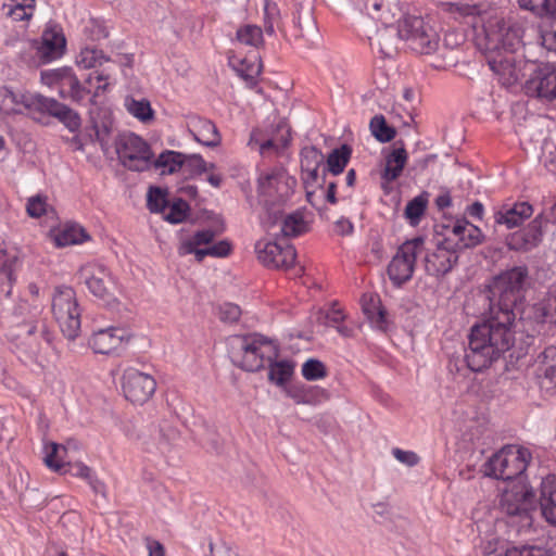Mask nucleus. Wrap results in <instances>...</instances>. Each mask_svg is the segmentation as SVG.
Instances as JSON below:
<instances>
[{
  "label": "nucleus",
  "mask_w": 556,
  "mask_h": 556,
  "mask_svg": "<svg viewBox=\"0 0 556 556\" xmlns=\"http://www.w3.org/2000/svg\"><path fill=\"white\" fill-rule=\"evenodd\" d=\"M446 242L447 240L441 242L433 252L426 254L425 269L428 275L443 277L457 264L458 254L455 250L446 247Z\"/></svg>",
  "instance_id": "18"
},
{
  "label": "nucleus",
  "mask_w": 556,
  "mask_h": 556,
  "mask_svg": "<svg viewBox=\"0 0 556 556\" xmlns=\"http://www.w3.org/2000/svg\"><path fill=\"white\" fill-rule=\"evenodd\" d=\"M425 251V238L415 237L403 242L388 265V276L394 287H402L414 275L417 256Z\"/></svg>",
  "instance_id": "11"
},
{
  "label": "nucleus",
  "mask_w": 556,
  "mask_h": 556,
  "mask_svg": "<svg viewBox=\"0 0 556 556\" xmlns=\"http://www.w3.org/2000/svg\"><path fill=\"white\" fill-rule=\"evenodd\" d=\"M169 204L166 188L151 186L147 193V207L151 213L163 214Z\"/></svg>",
  "instance_id": "42"
},
{
  "label": "nucleus",
  "mask_w": 556,
  "mask_h": 556,
  "mask_svg": "<svg viewBox=\"0 0 556 556\" xmlns=\"http://www.w3.org/2000/svg\"><path fill=\"white\" fill-rule=\"evenodd\" d=\"M54 87L58 88L59 94L62 98H71L75 102H80L84 100L85 94L90 92L80 84L73 71Z\"/></svg>",
  "instance_id": "36"
},
{
  "label": "nucleus",
  "mask_w": 556,
  "mask_h": 556,
  "mask_svg": "<svg viewBox=\"0 0 556 556\" xmlns=\"http://www.w3.org/2000/svg\"><path fill=\"white\" fill-rule=\"evenodd\" d=\"M402 41L419 54H431L439 48V36L434 29L427 25L422 17L405 14L395 26Z\"/></svg>",
  "instance_id": "7"
},
{
  "label": "nucleus",
  "mask_w": 556,
  "mask_h": 556,
  "mask_svg": "<svg viewBox=\"0 0 556 556\" xmlns=\"http://www.w3.org/2000/svg\"><path fill=\"white\" fill-rule=\"evenodd\" d=\"M543 236L544 227L534 217L527 227L508 235L506 245L511 251L527 253L541 244Z\"/></svg>",
  "instance_id": "17"
},
{
  "label": "nucleus",
  "mask_w": 556,
  "mask_h": 556,
  "mask_svg": "<svg viewBox=\"0 0 556 556\" xmlns=\"http://www.w3.org/2000/svg\"><path fill=\"white\" fill-rule=\"evenodd\" d=\"M125 105L128 113L138 118L142 123L150 122L154 117V112L151 108V104L146 99H126Z\"/></svg>",
  "instance_id": "45"
},
{
  "label": "nucleus",
  "mask_w": 556,
  "mask_h": 556,
  "mask_svg": "<svg viewBox=\"0 0 556 556\" xmlns=\"http://www.w3.org/2000/svg\"><path fill=\"white\" fill-rule=\"evenodd\" d=\"M115 152L121 164L134 172H143L151 167L154 154L141 137L134 132L119 134L115 140Z\"/></svg>",
  "instance_id": "10"
},
{
  "label": "nucleus",
  "mask_w": 556,
  "mask_h": 556,
  "mask_svg": "<svg viewBox=\"0 0 556 556\" xmlns=\"http://www.w3.org/2000/svg\"><path fill=\"white\" fill-rule=\"evenodd\" d=\"M522 11L535 17H547L556 14V0H516Z\"/></svg>",
  "instance_id": "39"
},
{
  "label": "nucleus",
  "mask_w": 556,
  "mask_h": 556,
  "mask_svg": "<svg viewBox=\"0 0 556 556\" xmlns=\"http://www.w3.org/2000/svg\"><path fill=\"white\" fill-rule=\"evenodd\" d=\"M296 180L281 168L261 174L257 179L258 202L275 224L282 216V205L292 195Z\"/></svg>",
  "instance_id": "4"
},
{
  "label": "nucleus",
  "mask_w": 556,
  "mask_h": 556,
  "mask_svg": "<svg viewBox=\"0 0 556 556\" xmlns=\"http://www.w3.org/2000/svg\"><path fill=\"white\" fill-rule=\"evenodd\" d=\"M540 41L547 51L556 53V17L540 26Z\"/></svg>",
  "instance_id": "52"
},
{
  "label": "nucleus",
  "mask_w": 556,
  "mask_h": 556,
  "mask_svg": "<svg viewBox=\"0 0 556 556\" xmlns=\"http://www.w3.org/2000/svg\"><path fill=\"white\" fill-rule=\"evenodd\" d=\"M108 80L109 75L94 71L88 75V77L85 79V83L89 86H92L93 81H97L98 86L96 87L94 96H98L100 92L106 91L109 87Z\"/></svg>",
  "instance_id": "61"
},
{
  "label": "nucleus",
  "mask_w": 556,
  "mask_h": 556,
  "mask_svg": "<svg viewBox=\"0 0 556 556\" xmlns=\"http://www.w3.org/2000/svg\"><path fill=\"white\" fill-rule=\"evenodd\" d=\"M241 316V308L233 303H225L219 308V318L223 321L236 323Z\"/></svg>",
  "instance_id": "60"
},
{
  "label": "nucleus",
  "mask_w": 556,
  "mask_h": 556,
  "mask_svg": "<svg viewBox=\"0 0 556 556\" xmlns=\"http://www.w3.org/2000/svg\"><path fill=\"white\" fill-rule=\"evenodd\" d=\"M536 506V492L521 480L513 482L505 489L500 500L501 510L508 517L519 518L521 522L531 519L530 513Z\"/></svg>",
  "instance_id": "12"
},
{
  "label": "nucleus",
  "mask_w": 556,
  "mask_h": 556,
  "mask_svg": "<svg viewBox=\"0 0 556 556\" xmlns=\"http://www.w3.org/2000/svg\"><path fill=\"white\" fill-rule=\"evenodd\" d=\"M392 455L397 459L400 463L408 466L414 467L418 465L420 457L413 451H404L399 447H395L392 450Z\"/></svg>",
  "instance_id": "62"
},
{
  "label": "nucleus",
  "mask_w": 556,
  "mask_h": 556,
  "mask_svg": "<svg viewBox=\"0 0 556 556\" xmlns=\"http://www.w3.org/2000/svg\"><path fill=\"white\" fill-rule=\"evenodd\" d=\"M231 363L245 371H260L268 361L279 356V348L268 338L258 334L231 336L227 341Z\"/></svg>",
  "instance_id": "3"
},
{
  "label": "nucleus",
  "mask_w": 556,
  "mask_h": 556,
  "mask_svg": "<svg viewBox=\"0 0 556 556\" xmlns=\"http://www.w3.org/2000/svg\"><path fill=\"white\" fill-rule=\"evenodd\" d=\"M106 61H109V58L101 50L93 48L83 49L77 58V64L84 68H92L102 65Z\"/></svg>",
  "instance_id": "50"
},
{
  "label": "nucleus",
  "mask_w": 556,
  "mask_h": 556,
  "mask_svg": "<svg viewBox=\"0 0 556 556\" xmlns=\"http://www.w3.org/2000/svg\"><path fill=\"white\" fill-rule=\"evenodd\" d=\"M384 26L379 28L375 38H370V46L377 48L383 58H393L402 41L396 27L383 21Z\"/></svg>",
  "instance_id": "28"
},
{
  "label": "nucleus",
  "mask_w": 556,
  "mask_h": 556,
  "mask_svg": "<svg viewBox=\"0 0 556 556\" xmlns=\"http://www.w3.org/2000/svg\"><path fill=\"white\" fill-rule=\"evenodd\" d=\"M528 339V348L534 345L536 337H549L556 333V292H548L547 295L523 311Z\"/></svg>",
  "instance_id": "5"
},
{
  "label": "nucleus",
  "mask_w": 556,
  "mask_h": 556,
  "mask_svg": "<svg viewBox=\"0 0 556 556\" xmlns=\"http://www.w3.org/2000/svg\"><path fill=\"white\" fill-rule=\"evenodd\" d=\"M238 75L244 79L248 84L254 85L256 83V77L261 73V67L255 64H247L245 61H242L240 66L236 68Z\"/></svg>",
  "instance_id": "59"
},
{
  "label": "nucleus",
  "mask_w": 556,
  "mask_h": 556,
  "mask_svg": "<svg viewBox=\"0 0 556 556\" xmlns=\"http://www.w3.org/2000/svg\"><path fill=\"white\" fill-rule=\"evenodd\" d=\"M484 39L481 46L483 51L511 53L519 48L523 36V28L517 23L496 22L495 25L483 27Z\"/></svg>",
  "instance_id": "13"
},
{
  "label": "nucleus",
  "mask_w": 556,
  "mask_h": 556,
  "mask_svg": "<svg viewBox=\"0 0 556 556\" xmlns=\"http://www.w3.org/2000/svg\"><path fill=\"white\" fill-rule=\"evenodd\" d=\"M92 129L96 140L100 143L103 152L106 153L113 143L111 140L114 129L113 119L109 115H103L99 119H92Z\"/></svg>",
  "instance_id": "38"
},
{
  "label": "nucleus",
  "mask_w": 556,
  "mask_h": 556,
  "mask_svg": "<svg viewBox=\"0 0 556 556\" xmlns=\"http://www.w3.org/2000/svg\"><path fill=\"white\" fill-rule=\"evenodd\" d=\"M539 363L545 366V368H556V346H546L539 355Z\"/></svg>",
  "instance_id": "63"
},
{
  "label": "nucleus",
  "mask_w": 556,
  "mask_h": 556,
  "mask_svg": "<svg viewBox=\"0 0 556 556\" xmlns=\"http://www.w3.org/2000/svg\"><path fill=\"white\" fill-rule=\"evenodd\" d=\"M307 230L308 225L300 211H295L282 219L280 231L285 238H295L307 232Z\"/></svg>",
  "instance_id": "40"
},
{
  "label": "nucleus",
  "mask_w": 556,
  "mask_h": 556,
  "mask_svg": "<svg viewBox=\"0 0 556 556\" xmlns=\"http://www.w3.org/2000/svg\"><path fill=\"white\" fill-rule=\"evenodd\" d=\"M371 135L381 143L392 141L396 136V129L388 125L382 114L375 115L369 123Z\"/></svg>",
  "instance_id": "43"
},
{
  "label": "nucleus",
  "mask_w": 556,
  "mask_h": 556,
  "mask_svg": "<svg viewBox=\"0 0 556 556\" xmlns=\"http://www.w3.org/2000/svg\"><path fill=\"white\" fill-rule=\"evenodd\" d=\"M525 92L534 98L553 101L556 99V65L541 63L536 65L525 83Z\"/></svg>",
  "instance_id": "14"
},
{
  "label": "nucleus",
  "mask_w": 556,
  "mask_h": 556,
  "mask_svg": "<svg viewBox=\"0 0 556 556\" xmlns=\"http://www.w3.org/2000/svg\"><path fill=\"white\" fill-rule=\"evenodd\" d=\"M485 61L490 70L496 74L502 84L511 86L519 80V70L511 53L484 51Z\"/></svg>",
  "instance_id": "21"
},
{
  "label": "nucleus",
  "mask_w": 556,
  "mask_h": 556,
  "mask_svg": "<svg viewBox=\"0 0 556 556\" xmlns=\"http://www.w3.org/2000/svg\"><path fill=\"white\" fill-rule=\"evenodd\" d=\"M539 222H541L542 226L545 228L547 224L556 223V199L546 206L539 215L535 216Z\"/></svg>",
  "instance_id": "64"
},
{
  "label": "nucleus",
  "mask_w": 556,
  "mask_h": 556,
  "mask_svg": "<svg viewBox=\"0 0 556 556\" xmlns=\"http://www.w3.org/2000/svg\"><path fill=\"white\" fill-rule=\"evenodd\" d=\"M454 12L463 17H482L489 12V5L483 2L479 3H456Z\"/></svg>",
  "instance_id": "54"
},
{
  "label": "nucleus",
  "mask_w": 556,
  "mask_h": 556,
  "mask_svg": "<svg viewBox=\"0 0 556 556\" xmlns=\"http://www.w3.org/2000/svg\"><path fill=\"white\" fill-rule=\"evenodd\" d=\"M258 261L266 267L286 268L293 266L296 251L292 244L279 241L258 240L255 243Z\"/></svg>",
  "instance_id": "15"
},
{
  "label": "nucleus",
  "mask_w": 556,
  "mask_h": 556,
  "mask_svg": "<svg viewBox=\"0 0 556 556\" xmlns=\"http://www.w3.org/2000/svg\"><path fill=\"white\" fill-rule=\"evenodd\" d=\"M532 214L533 207L528 202L503 204L494 213V223L495 225L505 226L507 229H513L521 226Z\"/></svg>",
  "instance_id": "24"
},
{
  "label": "nucleus",
  "mask_w": 556,
  "mask_h": 556,
  "mask_svg": "<svg viewBox=\"0 0 556 556\" xmlns=\"http://www.w3.org/2000/svg\"><path fill=\"white\" fill-rule=\"evenodd\" d=\"M184 162L185 153L165 150L154 161L151 160V166L162 168L161 174H175L184 167Z\"/></svg>",
  "instance_id": "34"
},
{
  "label": "nucleus",
  "mask_w": 556,
  "mask_h": 556,
  "mask_svg": "<svg viewBox=\"0 0 556 556\" xmlns=\"http://www.w3.org/2000/svg\"><path fill=\"white\" fill-rule=\"evenodd\" d=\"M190 213V205L181 198L169 201L163 218L170 224H180L187 219Z\"/></svg>",
  "instance_id": "44"
},
{
  "label": "nucleus",
  "mask_w": 556,
  "mask_h": 556,
  "mask_svg": "<svg viewBox=\"0 0 556 556\" xmlns=\"http://www.w3.org/2000/svg\"><path fill=\"white\" fill-rule=\"evenodd\" d=\"M231 252V244L227 240H220L219 242L201 249L197 253V262H202L206 256L225 257Z\"/></svg>",
  "instance_id": "56"
},
{
  "label": "nucleus",
  "mask_w": 556,
  "mask_h": 556,
  "mask_svg": "<svg viewBox=\"0 0 556 556\" xmlns=\"http://www.w3.org/2000/svg\"><path fill=\"white\" fill-rule=\"evenodd\" d=\"M79 277L89 292L104 305L113 307L118 303L117 281L110 269L98 263L81 266Z\"/></svg>",
  "instance_id": "9"
},
{
  "label": "nucleus",
  "mask_w": 556,
  "mask_h": 556,
  "mask_svg": "<svg viewBox=\"0 0 556 556\" xmlns=\"http://www.w3.org/2000/svg\"><path fill=\"white\" fill-rule=\"evenodd\" d=\"M287 396L292 399L296 404H313L318 395H325L326 391L318 387L296 383L287 386L285 389Z\"/></svg>",
  "instance_id": "35"
},
{
  "label": "nucleus",
  "mask_w": 556,
  "mask_h": 556,
  "mask_svg": "<svg viewBox=\"0 0 556 556\" xmlns=\"http://www.w3.org/2000/svg\"><path fill=\"white\" fill-rule=\"evenodd\" d=\"M189 130L194 140L205 147L215 148L220 144V134L216 125L207 118L199 115L190 117Z\"/></svg>",
  "instance_id": "26"
},
{
  "label": "nucleus",
  "mask_w": 556,
  "mask_h": 556,
  "mask_svg": "<svg viewBox=\"0 0 556 556\" xmlns=\"http://www.w3.org/2000/svg\"><path fill=\"white\" fill-rule=\"evenodd\" d=\"M23 260L17 250H7L0 242V289L10 296L17 273L22 269Z\"/></svg>",
  "instance_id": "19"
},
{
  "label": "nucleus",
  "mask_w": 556,
  "mask_h": 556,
  "mask_svg": "<svg viewBox=\"0 0 556 556\" xmlns=\"http://www.w3.org/2000/svg\"><path fill=\"white\" fill-rule=\"evenodd\" d=\"M52 313L62 333L75 340L80 332V315L76 292L72 287L59 286L52 296Z\"/></svg>",
  "instance_id": "6"
},
{
  "label": "nucleus",
  "mask_w": 556,
  "mask_h": 556,
  "mask_svg": "<svg viewBox=\"0 0 556 556\" xmlns=\"http://www.w3.org/2000/svg\"><path fill=\"white\" fill-rule=\"evenodd\" d=\"M18 328L17 337H34L36 332L40 333V337L48 343L51 342V333L48 330L45 321L42 320H24L16 324Z\"/></svg>",
  "instance_id": "47"
},
{
  "label": "nucleus",
  "mask_w": 556,
  "mask_h": 556,
  "mask_svg": "<svg viewBox=\"0 0 556 556\" xmlns=\"http://www.w3.org/2000/svg\"><path fill=\"white\" fill-rule=\"evenodd\" d=\"M182 168L193 178L207 172V162L200 154H185Z\"/></svg>",
  "instance_id": "53"
},
{
  "label": "nucleus",
  "mask_w": 556,
  "mask_h": 556,
  "mask_svg": "<svg viewBox=\"0 0 556 556\" xmlns=\"http://www.w3.org/2000/svg\"><path fill=\"white\" fill-rule=\"evenodd\" d=\"M362 309L369 323L377 329H388L387 311L377 294H364L361 300Z\"/></svg>",
  "instance_id": "29"
},
{
  "label": "nucleus",
  "mask_w": 556,
  "mask_h": 556,
  "mask_svg": "<svg viewBox=\"0 0 556 556\" xmlns=\"http://www.w3.org/2000/svg\"><path fill=\"white\" fill-rule=\"evenodd\" d=\"M428 197V192L424 191L406 204L404 216L412 226H417L420 223V219L427 210Z\"/></svg>",
  "instance_id": "41"
},
{
  "label": "nucleus",
  "mask_w": 556,
  "mask_h": 556,
  "mask_svg": "<svg viewBox=\"0 0 556 556\" xmlns=\"http://www.w3.org/2000/svg\"><path fill=\"white\" fill-rule=\"evenodd\" d=\"M125 338V329L109 327L93 332L88 344L94 353L111 354L123 345Z\"/></svg>",
  "instance_id": "25"
},
{
  "label": "nucleus",
  "mask_w": 556,
  "mask_h": 556,
  "mask_svg": "<svg viewBox=\"0 0 556 556\" xmlns=\"http://www.w3.org/2000/svg\"><path fill=\"white\" fill-rule=\"evenodd\" d=\"M529 453L525 448L505 446L494 453L483 465V472L497 480H513L527 469Z\"/></svg>",
  "instance_id": "8"
},
{
  "label": "nucleus",
  "mask_w": 556,
  "mask_h": 556,
  "mask_svg": "<svg viewBox=\"0 0 556 556\" xmlns=\"http://www.w3.org/2000/svg\"><path fill=\"white\" fill-rule=\"evenodd\" d=\"M528 277L526 265L514 266L494 276L486 286L488 318L475 325L469 333L466 359L471 369L491 366L514 346L515 308L522 299Z\"/></svg>",
  "instance_id": "1"
},
{
  "label": "nucleus",
  "mask_w": 556,
  "mask_h": 556,
  "mask_svg": "<svg viewBox=\"0 0 556 556\" xmlns=\"http://www.w3.org/2000/svg\"><path fill=\"white\" fill-rule=\"evenodd\" d=\"M451 231L457 238L454 247L458 250L475 248L484 240L481 229L466 218L457 219Z\"/></svg>",
  "instance_id": "27"
},
{
  "label": "nucleus",
  "mask_w": 556,
  "mask_h": 556,
  "mask_svg": "<svg viewBox=\"0 0 556 556\" xmlns=\"http://www.w3.org/2000/svg\"><path fill=\"white\" fill-rule=\"evenodd\" d=\"M122 388L126 400L142 405L154 394L156 382L151 375L127 368L123 374Z\"/></svg>",
  "instance_id": "16"
},
{
  "label": "nucleus",
  "mask_w": 556,
  "mask_h": 556,
  "mask_svg": "<svg viewBox=\"0 0 556 556\" xmlns=\"http://www.w3.org/2000/svg\"><path fill=\"white\" fill-rule=\"evenodd\" d=\"M536 503L543 518L556 526V475L549 473L541 479Z\"/></svg>",
  "instance_id": "23"
},
{
  "label": "nucleus",
  "mask_w": 556,
  "mask_h": 556,
  "mask_svg": "<svg viewBox=\"0 0 556 556\" xmlns=\"http://www.w3.org/2000/svg\"><path fill=\"white\" fill-rule=\"evenodd\" d=\"M281 13L278 4L273 0H265L264 3V28L267 35L275 34V27L279 28Z\"/></svg>",
  "instance_id": "46"
},
{
  "label": "nucleus",
  "mask_w": 556,
  "mask_h": 556,
  "mask_svg": "<svg viewBox=\"0 0 556 556\" xmlns=\"http://www.w3.org/2000/svg\"><path fill=\"white\" fill-rule=\"evenodd\" d=\"M237 39L239 42L254 48L263 43L262 28L256 25H245L237 30Z\"/></svg>",
  "instance_id": "48"
},
{
  "label": "nucleus",
  "mask_w": 556,
  "mask_h": 556,
  "mask_svg": "<svg viewBox=\"0 0 556 556\" xmlns=\"http://www.w3.org/2000/svg\"><path fill=\"white\" fill-rule=\"evenodd\" d=\"M323 165L324 155L316 147L309 146L301 150V168L323 167Z\"/></svg>",
  "instance_id": "55"
},
{
  "label": "nucleus",
  "mask_w": 556,
  "mask_h": 556,
  "mask_svg": "<svg viewBox=\"0 0 556 556\" xmlns=\"http://www.w3.org/2000/svg\"><path fill=\"white\" fill-rule=\"evenodd\" d=\"M266 367L268 368V380L283 389L294 372V364L288 359L268 361Z\"/></svg>",
  "instance_id": "33"
},
{
  "label": "nucleus",
  "mask_w": 556,
  "mask_h": 556,
  "mask_svg": "<svg viewBox=\"0 0 556 556\" xmlns=\"http://www.w3.org/2000/svg\"><path fill=\"white\" fill-rule=\"evenodd\" d=\"M214 238L215 232L212 229L199 230L190 239H186L180 243L178 253L180 256L193 254L197 258V253L201 251L199 247L210 244Z\"/></svg>",
  "instance_id": "37"
},
{
  "label": "nucleus",
  "mask_w": 556,
  "mask_h": 556,
  "mask_svg": "<svg viewBox=\"0 0 556 556\" xmlns=\"http://www.w3.org/2000/svg\"><path fill=\"white\" fill-rule=\"evenodd\" d=\"M301 170L305 190H308V188H324L327 178V172L324 167L301 168Z\"/></svg>",
  "instance_id": "49"
},
{
  "label": "nucleus",
  "mask_w": 556,
  "mask_h": 556,
  "mask_svg": "<svg viewBox=\"0 0 556 556\" xmlns=\"http://www.w3.org/2000/svg\"><path fill=\"white\" fill-rule=\"evenodd\" d=\"M47 197L36 194L27 200L26 212L33 218H39L47 213Z\"/></svg>",
  "instance_id": "57"
},
{
  "label": "nucleus",
  "mask_w": 556,
  "mask_h": 556,
  "mask_svg": "<svg viewBox=\"0 0 556 556\" xmlns=\"http://www.w3.org/2000/svg\"><path fill=\"white\" fill-rule=\"evenodd\" d=\"M89 239L86 229L77 224H66L54 233L56 247H68L79 244Z\"/></svg>",
  "instance_id": "32"
},
{
  "label": "nucleus",
  "mask_w": 556,
  "mask_h": 556,
  "mask_svg": "<svg viewBox=\"0 0 556 556\" xmlns=\"http://www.w3.org/2000/svg\"><path fill=\"white\" fill-rule=\"evenodd\" d=\"M61 451H65V447L56 443H51L50 452L45 456V464L51 470L60 472L62 475H71L73 477H79L83 479L90 478L91 468L83 463H65L60 455Z\"/></svg>",
  "instance_id": "22"
},
{
  "label": "nucleus",
  "mask_w": 556,
  "mask_h": 556,
  "mask_svg": "<svg viewBox=\"0 0 556 556\" xmlns=\"http://www.w3.org/2000/svg\"><path fill=\"white\" fill-rule=\"evenodd\" d=\"M327 368L325 364L317 358H308L302 365V376L307 381H316L327 377Z\"/></svg>",
  "instance_id": "51"
},
{
  "label": "nucleus",
  "mask_w": 556,
  "mask_h": 556,
  "mask_svg": "<svg viewBox=\"0 0 556 556\" xmlns=\"http://www.w3.org/2000/svg\"><path fill=\"white\" fill-rule=\"evenodd\" d=\"M395 144H400V147L394 148L387 156H386V167L381 175L382 179L386 181H394L396 180L407 162V152L403 141H399Z\"/></svg>",
  "instance_id": "30"
},
{
  "label": "nucleus",
  "mask_w": 556,
  "mask_h": 556,
  "mask_svg": "<svg viewBox=\"0 0 556 556\" xmlns=\"http://www.w3.org/2000/svg\"><path fill=\"white\" fill-rule=\"evenodd\" d=\"M0 96H2L8 111L21 112L18 106H23L34 114H47L55 117L71 132H75L80 128L81 119L79 114L54 98L45 97L40 93L15 92L7 87L0 90Z\"/></svg>",
  "instance_id": "2"
},
{
  "label": "nucleus",
  "mask_w": 556,
  "mask_h": 556,
  "mask_svg": "<svg viewBox=\"0 0 556 556\" xmlns=\"http://www.w3.org/2000/svg\"><path fill=\"white\" fill-rule=\"evenodd\" d=\"M352 155V148L343 143L338 148H334L327 156L326 163L324 162L323 167L327 174L338 176L342 174L350 162Z\"/></svg>",
  "instance_id": "31"
},
{
  "label": "nucleus",
  "mask_w": 556,
  "mask_h": 556,
  "mask_svg": "<svg viewBox=\"0 0 556 556\" xmlns=\"http://www.w3.org/2000/svg\"><path fill=\"white\" fill-rule=\"evenodd\" d=\"M72 71V67L67 66L42 71L40 74L41 81L48 86L54 87L60 81L64 80L66 75H68Z\"/></svg>",
  "instance_id": "58"
},
{
  "label": "nucleus",
  "mask_w": 556,
  "mask_h": 556,
  "mask_svg": "<svg viewBox=\"0 0 556 556\" xmlns=\"http://www.w3.org/2000/svg\"><path fill=\"white\" fill-rule=\"evenodd\" d=\"M66 49V39L60 26L54 25L43 30L37 54L42 63L61 58Z\"/></svg>",
  "instance_id": "20"
}]
</instances>
